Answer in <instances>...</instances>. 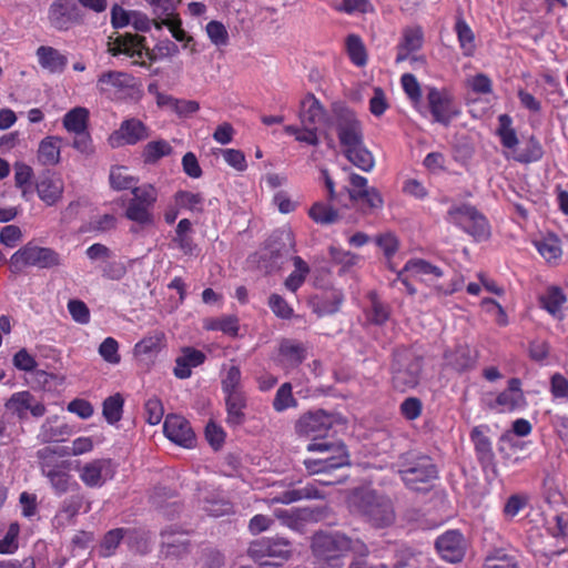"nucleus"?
<instances>
[{"mask_svg":"<svg viewBox=\"0 0 568 568\" xmlns=\"http://www.w3.org/2000/svg\"><path fill=\"white\" fill-rule=\"evenodd\" d=\"M307 449L323 454L332 453L329 456L304 460V465L310 474L322 476V478L317 479L320 484L327 486L343 481V477L334 474L335 470L349 464L348 455L343 444L328 442L312 443L307 446Z\"/></svg>","mask_w":568,"mask_h":568,"instance_id":"obj_1","label":"nucleus"},{"mask_svg":"<svg viewBox=\"0 0 568 568\" xmlns=\"http://www.w3.org/2000/svg\"><path fill=\"white\" fill-rule=\"evenodd\" d=\"M349 503L375 527H386L395 520V510L390 499L373 490H356Z\"/></svg>","mask_w":568,"mask_h":568,"instance_id":"obj_2","label":"nucleus"},{"mask_svg":"<svg viewBox=\"0 0 568 568\" xmlns=\"http://www.w3.org/2000/svg\"><path fill=\"white\" fill-rule=\"evenodd\" d=\"M423 371V357L408 348H399L394 353L392 364V383L394 388L406 392L419 384Z\"/></svg>","mask_w":568,"mask_h":568,"instance_id":"obj_3","label":"nucleus"},{"mask_svg":"<svg viewBox=\"0 0 568 568\" xmlns=\"http://www.w3.org/2000/svg\"><path fill=\"white\" fill-rule=\"evenodd\" d=\"M397 467L402 480L413 490H420V484H427L437 477L436 466L426 455L407 452L400 455Z\"/></svg>","mask_w":568,"mask_h":568,"instance_id":"obj_4","label":"nucleus"},{"mask_svg":"<svg viewBox=\"0 0 568 568\" xmlns=\"http://www.w3.org/2000/svg\"><path fill=\"white\" fill-rule=\"evenodd\" d=\"M334 124L341 146L344 149L351 145H358L364 140L363 126L355 112L341 103H334Z\"/></svg>","mask_w":568,"mask_h":568,"instance_id":"obj_5","label":"nucleus"},{"mask_svg":"<svg viewBox=\"0 0 568 568\" xmlns=\"http://www.w3.org/2000/svg\"><path fill=\"white\" fill-rule=\"evenodd\" d=\"M10 265L14 272L21 271L24 266L49 268L60 265V255L52 248L28 244L11 256Z\"/></svg>","mask_w":568,"mask_h":568,"instance_id":"obj_6","label":"nucleus"},{"mask_svg":"<svg viewBox=\"0 0 568 568\" xmlns=\"http://www.w3.org/2000/svg\"><path fill=\"white\" fill-rule=\"evenodd\" d=\"M248 556L261 565H281L288 559L292 549L285 539L263 538L252 542L248 547Z\"/></svg>","mask_w":568,"mask_h":568,"instance_id":"obj_7","label":"nucleus"},{"mask_svg":"<svg viewBox=\"0 0 568 568\" xmlns=\"http://www.w3.org/2000/svg\"><path fill=\"white\" fill-rule=\"evenodd\" d=\"M55 455L57 452L50 447H44L37 453L42 474L49 479L54 491L62 495L69 489L70 475L67 470V462H58Z\"/></svg>","mask_w":568,"mask_h":568,"instance_id":"obj_8","label":"nucleus"},{"mask_svg":"<svg viewBox=\"0 0 568 568\" xmlns=\"http://www.w3.org/2000/svg\"><path fill=\"white\" fill-rule=\"evenodd\" d=\"M448 216L450 222L459 225L478 240L486 239L489 235V226L485 216L473 206L460 205L450 207Z\"/></svg>","mask_w":568,"mask_h":568,"instance_id":"obj_9","label":"nucleus"},{"mask_svg":"<svg viewBox=\"0 0 568 568\" xmlns=\"http://www.w3.org/2000/svg\"><path fill=\"white\" fill-rule=\"evenodd\" d=\"M349 199L354 203H359L364 213H372L383 207L384 200L381 193L377 189L368 186L366 178L354 173L349 176Z\"/></svg>","mask_w":568,"mask_h":568,"instance_id":"obj_10","label":"nucleus"},{"mask_svg":"<svg viewBox=\"0 0 568 568\" xmlns=\"http://www.w3.org/2000/svg\"><path fill=\"white\" fill-rule=\"evenodd\" d=\"M333 416L324 410L308 412L297 419L295 430L301 436L313 439L323 438L333 426Z\"/></svg>","mask_w":568,"mask_h":568,"instance_id":"obj_11","label":"nucleus"},{"mask_svg":"<svg viewBox=\"0 0 568 568\" xmlns=\"http://www.w3.org/2000/svg\"><path fill=\"white\" fill-rule=\"evenodd\" d=\"M145 38L124 33L118 36L114 40L108 43V52L112 55L125 54L130 58L141 59L144 54L152 61L153 54L145 48Z\"/></svg>","mask_w":568,"mask_h":568,"instance_id":"obj_12","label":"nucleus"},{"mask_svg":"<svg viewBox=\"0 0 568 568\" xmlns=\"http://www.w3.org/2000/svg\"><path fill=\"white\" fill-rule=\"evenodd\" d=\"M466 540L458 530H448L436 540V549L448 562H459L466 551Z\"/></svg>","mask_w":568,"mask_h":568,"instance_id":"obj_13","label":"nucleus"},{"mask_svg":"<svg viewBox=\"0 0 568 568\" xmlns=\"http://www.w3.org/2000/svg\"><path fill=\"white\" fill-rule=\"evenodd\" d=\"M77 7L70 0H54L48 10V20L58 31H68L78 22Z\"/></svg>","mask_w":568,"mask_h":568,"instance_id":"obj_14","label":"nucleus"},{"mask_svg":"<svg viewBox=\"0 0 568 568\" xmlns=\"http://www.w3.org/2000/svg\"><path fill=\"white\" fill-rule=\"evenodd\" d=\"M113 474L112 463L106 458L91 460L80 469V478L89 487H101Z\"/></svg>","mask_w":568,"mask_h":568,"instance_id":"obj_15","label":"nucleus"},{"mask_svg":"<svg viewBox=\"0 0 568 568\" xmlns=\"http://www.w3.org/2000/svg\"><path fill=\"white\" fill-rule=\"evenodd\" d=\"M163 430L171 442L184 447H190L194 440V433L190 423L180 415H168L164 420Z\"/></svg>","mask_w":568,"mask_h":568,"instance_id":"obj_16","label":"nucleus"},{"mask_svg":"<svg viewBox=\"0 0 568 568\" xmlns=\"http://www.w3.org/2000/svg\"><path fill=\"white\" fill-rule=\"evenodd\" d=\"M149 136L148 128L138 119H129L121 123L111 136L110 141L113 146L123 144H135Z\"/></svg>","mask_w":568,"mask_h":568,"instance_id":"obj_17","label":"nucleus"},{"mask_svg":"<svg viewBox=\"0 0 568 568\" xmlns=\"http://www.w3.org/2000/svg\"><path fill=\"white\" fill-rule=\"evenodd\" d=\"M298 119L301 125H312L316 128L320 124L328 122V115L325 108L312 93L306 94L301 100Z\"/></svg>","mask_w":568,"mask_h":568,"instance_id":"obj_18","label":"nucleus"},{"mask_svg":"<svg viewBox=\"0 0 568 568\" xmlns=\"http://www.w3.org/2000/svg\"><path fill=\"white\" fill-rule=\"evenodd\" d=\"M427 100L432 115L436 122L447 125L457 114L448 94L435 88L429 89Z\"/></svg>","mask_w":568,"mask_h":568,"instance_id":"obj_19","label":"nucleus"},{"mask_svg":"<svg viewBox=\"0 0 568 568\" xmlns=\"http://www.w3.org/2000/svg\"><path fill=\"white\" fill-rule=\"evenodd\" d=\"M39 197L47 205H54L62 199L64 184L63 181L50 172L43 173L36 184Z\"/></svg>","mask_w":568,"mask_h":568,"instance_id":"obj_20","label":"nucleus"},{"mask_svg":"<svg viewBox=\"0 0 568 568\" xmlns=\"http://www.w3.org/2000/svg\"><path fill=\"white\" fill-rule=\"evenodd\" d=\"M325 508H296L290 510H277L275 515L284 525L298 529L301 521H318L325 518Z\"/></svg>","mask_w":568,"mask_h":568,"instance_id":"obj_21","label":"nucleus"},{"mask_svg":"<svg viewBox=\"0 0 568 568\" xmlns=\"http://www.w3.org/2000/svg\"><path fill=\"white\" fill-rule=\"evenodd\" d=\"M162 550L168 557L179 558L190 550V540L183 532L165 529L161 534Z\"/></svg>","mask_w":568,"mask_h":568,"instance_id":"obj_22","label":"nucleus"},{"mask_svg":"<svg viewBox=\"0 0 568 568\" xmlns=\"http://www.w3.org/2000/svg\"><path fill=\"white\" fill-rule=\"evenodd\" d=\"M206 356L193 347H184L182 354L175 359L174 375L184 379L191 376L192 368L202 365Z\"/></svg>","mask_w":568,"mask_h":568,"instance_id":"obj_23","label":"nucleus"},{"mask_svg":"<svg viewBox=\"0 0 568 568\" xmlns=\"http://www.w3.org/2000/svg\"><path fill=\"white\" fill-rule=\"evenodd\" d=\"M132 85V77L120 71H108L102 73L97 82L98 89L105 94H116Z\"/></svg>","mask_w":568,"mask_h":568,"instance_id":"obj_24","label":"nucleus"},{"mask_svg":"<svg viewBox=\"0 0 568 568\" xmlns=\"http://www.w3.org/2000/svg\"><path fill=\"white\" fill-rule=\"evenodd\" d=\"M423 31L419 27H407L403 30V37L397 45L396 62L400 63L409 58L412 52L422 48Z\"/></svg>","mask_w":568,"mask_h":568,"instance_id":"obj_25","label":"nucleus"},{"mask_svg":"<svg viewBox=\"0 0 568 568\" xmlns=\"http://www.w3.org/2000/svg\"><path fill=\"white\" fill-rule=\"evenodd\" d=\"M39 64L51 73H61L64 71L68 59L59 50L48 45H41L37 49Z\"/></svg>","mask_w":568,"mask_h":568,"instance_id":"obj_26","label":"nucleus"},{"mask_svg":"<svg viewBox=\"0 0 568 568\" xmlns=\"http://www.w3.org/2000/svg\"><path fill=\"white\" fill-rule=\"evenodd\" d=\"M281 237L284 241V248L283 252L280 250H271V258L274 260V263H277L278 258H288L291 257L293 260V264L295 266V271L297 273L308 274L310 267L300 257V256H293L292 254L295 252V243L293 233L291 231H283L281 233Z\"/></svg>","mask_w":568,"mask_h":568,"instance_id":"obj_27","label":"nucleus"},{"mask_svg":"<svg viewBox=\"0 0 568 568\" xmlns=\"http://www.w3.org/2000/svg\"><path fill=\"white\" fill-rule=\"evenodd\" d=\"M225 395L226 423L233 427L242 425L245 420L244 409L246 407L244 393H231Z\"/></svg>","mask_w":568,"mask_h":568,"instance_id":"obj_28","label":"nucleus"},{"mask_svg":"<svg viewBox=\"0 0 568 568\" xmlns=\"http://www.w3.org/2000/svg\"><path fill=\"white\" fill-rule=\"evenodd\" d=\"M540 306L555 318H561L562 305L567 297L562 290L558 286H549L544 294L538 297Z\"/></svg>","mask_w":568,"mask_h":568,"instance_id":"obj_29","label":"nucleus"},{"mask_svg":"<svg viewBox=\"0 0 568 568\" xmlns=\"http://www.w3.org/2000/svg\"><path fill=\"white\" fill-rule=\"evenodd\" d=\"M445 359L448 366L458 372H463L474 366L476 356L475 352L469 346L459 345L454 351L447 352Z\"/></svg>","mask_w":568,"mask_h":568,"instance_id":"obj_30","label":"nucleus"},{"mask_svg":"<svg viewBox=\"0 0 568 568\" xmlns=\"http://www.w3.org/2000/svg\"><path fill=\"white\" fill-rule=\"evenodd\" d=\"M346 159L358 169L369 172L375 164L373 154L364 145V140L358 145H351L343 150Z\"/></svg>","mask_w":568,"mask_h":568,"instance_id":"obj_31","label":"nucleus"},{"mask_svg":"<svg viewBox=\"0 0 568 568\" xmlns=\"http://www.w3.org/2000/svg\"><path fill=\"white\" fill-rule=\"evenodd\" d=\"M325 495L314 484H307L297 489L283 491L280 496L275 497L273 501L291 504L302 499H323Z\"/></svg>","mask_w":568,"mask_h":568,"instance_id":"obj_32","label":"nucleus"},{"mask_svg":"<svg viewBox=\"0 0 568 568\" xmlns=\"http://www.w3.org/2000/svg\"><path fill=\"white\" fill-rule=\"evenodd\" d=\"M405 273H409V275L414 278L419 280H429L438 278L443 275V272L439 267L432 265L425 260H412L406 263L404 267Z\"/></svg>","mask_w":568,"mask_h":568,"instance_id":"obj_33","label":"nucleus"},{"mask_svg":"<svg viewBox=\"0 0 568 568\" xmlns=\"http://www.w3.org/2000/svg\"><path fill=\"white\" fill-rule=\"evenodd\" d=\"M60 142L57 136H48L40 142L38 159L43 165H54L60 161Z\"/></svg>","mask_w":568,"mask_h":568,"instance_id":"obj_34","label":"nucleus"},{"mask_svg":"<svg viewBox=\"0 0 568 568\" xmlns=\"http://www.w3.org/2000/svg\"><path fill=\"white\" fill-rule=\"evenodd\" d=\"M280 355L290 366L294 367L305 359L306 352L302 343L284 339L280 344Z\"/></svg>","mask_w":568,"mask_h":568,"instance_id":"obj_35","label":"nucleus"},{"mask_svg":"<svg viewBox=\"0 0 568 568\" xmlns=\"http://www.w3.org/2000/svg\"><path fill=\"white\" fill-rule=\"evenodd\" d=\"M470 438L475 445V449L478 455V460L481 464L490 463L494 457V453L491 449V443L489 438L485 435L484 427H475L471 430Z\"/></svg>","mask_w":568,"mask_h":568,"instance_id":"obj_36","label":"nucleus"},{"mask_svg":"<svg viewBox=\"0 0 568 568\" xmlns=\"http://www.w3.org/2000/svg\"><path fill=\"white\" fill-rule=\"evenodd\" d=\"M89 111L85 108L78 106L70 110L63 118V126L74 134L87 131Z\"/></svg>","mask_w":568,"mask_h":568,"instance_id":"obj_37","label":"nucleus"},{"mask_svg":"<svg viewBox=\"0 0 568 568\" xmlns=\"http://www.w3.org/2000/svg\"><path fill=\"white\" fill-rule=\"evenodd\" d=\"M70 434V429L65 424H58V418H47L42 424L39 437L42 442H59L62 440L64 436Z\"/></svg>","mask_w":568,"mask_h":568,"instance_id":"obj_38","label":"nucleus"},{"mask_svg":"<svg viewBox=\"0 0 568 568\" xmlns=\"http://www.w3.org/2000/svg\"><path fill=\"white\" fill-rule=\"evenodd\" d=\"M311 219L322 225H329L339 220L338 212L328 203L316 202L308 212Z\"/></svg>","mask_w":568,"mask_h":568,"instance_id":"obj_39","label":"nucleus"},{"mask_svg":"<svg viewBox=\"0 0 568 568\" xmlns=\"http://www.w3.org/2000/svg\"><path fill=\"white\" fill-rule=\"evenodd\" d=\"M165 335L163 332H154L152 335L144 337L134 346V354L153 355L161 351L163 347Z\"/></svg>","mask_w":568,"mask_h":568,"instance_id":"obj_40","label":"nucleus"},{"mask_svg":"<svg viewBox=\"0 0 568 568\" xmlns=\"http://www.w3.org/2000/svg\"><path fill=\"white\" fill-rule=\"evenodd\" d=\"M31 402H33V395L29 392L16 393L6 403V408L22 419L27 417Z\"/></svg>","mask_w":568,"mask_h":568,"instance_id":"obj_41","label":"nucleus"},{"mask_svg":"<svg viewBox=\"0 0 568 568\" xmlns=\"http://www.w3.org/2000/svg\"><path fill=\"white\" fill-rule=\"evenodd\" d=\"M125 216L141 226H149L154 222L150 207L133 202H129Z\"/></svg>","mask_w":568,"mask_h":568,"instance_id":"obj_42","label":"nucleus"},{"mask_svg":"<svg viewBox=\"0 0 568 568\" xmlns=\"http://www.w3.org/2000/svg\"><path fill=\"white\" fill-rule=\"evenodd\" d=\"M132 194L133 197L130 202L136 203L139 205H144L150 209H152L158 199V190L152 184L133 186Z\"/></svg>","mask_w":568,"mask_h":568,"instance_id":"obj_43","label":"nucleus"},{"mask_svg":"<svg viewBox=\"0 0 568 568\" xmlns=\"http://www.w3.org/2000/svg\"><path fill=\"white\" fill-rule=\"evenodd\" d=\"M171 152V145L164 140L149 142L143 150L144 162L155 163L159 159L169 155Z\"/></svg>","mask_w":568,"mask_h":568,"instance_id":"obj_44","label":"nucleus"},{"mask_svg":"<svg viewBox=\"0 0 568 568\" xmlns=\"http://www.w3.org/2000/svg\"><path fill=\"white\" fill-rule=\"evenodd\" d=\"M123 403L120 394L110 396L103 402V416L109 424H115L121 419Z\"/></svg>","mask_w":568,"mask_h":568,"instance_id":"obj_45","label":"nucleus"},{"mask_svg":"<svg viewBox=\"0 0 568 568\" xmlns=\"http://www.w3.org/2000/svg\"><path fill=\"white\" fill-rule=\"evenodd\" d=\"M456 32L460 43V48L465 55H471L475 51V37L469 26L462 19L456 22Z\"/></svg>","mask_w":568,"mask_h":568,"instance_id":"obj_46","label":"nucleus"},{"mask_svg":"<svg viewBox=\"0 0 568 568\" xmlns=\"http://www.w3.org/2000/svg\"><path fill=\"white\" fill-rule=\"evenodd\" d=\"M203 201V196L200 193L189 191H179L174 195L175 205L190 211H202Z\"/></svg>","mask_w":568,"mask_h":568,"instance_id":"obj_47","label":"nucleus"},{"mask_svg":"<svg viewBox=\"0 0 568 568\" xmlns=\"http://www.w3.org/2000/svg\"><path fill=\"white\" fill-rule=\"evenodd\" d=\"M542 154L544 151L539 141L535 136H530L526 148L515 155L514 159L520 163H530L540 160Z\"/></svg>","mask_w":568,"mask_h":568,"instance_id":"obj_48","label":"nucleus"},{"mask_svg":"<svg viewBox=\"0 0 568 568\" xmlns=\"http://www.w3.org/2000/svg\"><path fill=\"white\" fill-rule=\"evenodd\" d=\"M346 48L351 60L356 65H364L366 63V51L358 36L349 34L346 39Z\"/></svg>","mask_w":568,"mask_h":568,"instance_id":"obj_49","label":"nucleus"},{"mask_svg":"<svg viewBox=\"0 0 568 568\" xmlns=\"http://www.w3.org/2000/svg\"><path fill=\"white\" fill-rule=\"evenodd\" d=\"M499 123L498 135L500 136L501 144L507 149H514L518 144V139L515 130L510 126V116L501 114L499 116Z\"/></svg>","mask_w":568,"mask_h":568,"instance_id":"obj_50","label":"nucleus"},{"mask_svg":"<svg viewBox=\"0 0 568 568\" xmlns=\"http://www.w3.org/2000/svg\"><path fill=\"white\" fill-rule=\"evenodd\" d=\"M110 183L115 190H128L136 183L135 179L129 174L124 166L113 168L110 173Z\"/></svg>","mask_w":568,"mask_h":568,"instance_id":"obj_51","label":"nucleus"},{"mask_svg":"<svg viewBox=\"0 0 568 568\" xmlns=\"http://www.w3.org/2000/svg\"><path fill=\"white\" fill-rule=\"evenodd\" d=\"M296 399L292 394V386L290 383H284L276 392L273 400V407L276 412H283L288 407L296 406Z\"/></svg>","mask_w":568,"mask_h":568,"instance_id":"obj_52","label":"nucleus"},{"mask_svg":"<svg viewBox=\"0 0 568 568\" xmlns=\"http://www.w3.org/2000/svg\"><path fill=\"white\" fill-rule=\"evenodd\" d=\"M538 252L547 260H557L561 255V247L558 239L546 237L536 243Z\"/></svg>","mask_w":568,"mask_h":568,"instance_id":"obj_53","label":"nucleus"},{"mask_svg":"<svg viewBox=\"0 0 568 568\" xmlns=\"http://www.w3.org/2000/svg\"><path fill=\"white\" fill-rule=\"evenodd\" d=\"M125 530L123 528H116L110 530L103 538L101 544V554L104 557L111 556L120 545L124 537Z\"/></svg>","mask_w":568,"mask_h":568,"instance_id":"obj_54","label":"nucleus"},{"mask_svg":"<svg viewBox=\"0 0 568 568\" xmlns=\"http://www.w3.org/2000/svg\"><path fill=\"white\" fill-rule=\"evenodd\" d=\"M240 384H241V371H240L239 366L232 365L226 371V374L222 379V389L225 394L243 393L240 389Z\"/></svg>","mask_w":568,"mask_h":568,"instance_id":"obj_55","label":"nucleus"},{"mask_svg":"<svg viewBox=\"0 0 568 568\" xmlns=\"http://www.w3.org/2000/svg\"><path fill=\"white\" fill-rule=\"evenodd\" d=\"M99 354L101 357L110 363V364H118L120 363V355H119V344L113 337H106L99 347Z\"/></svg>","mask_w":568,"mask_h":568,"instance_id":"obj_56","label":"nucleus"},{"mask_svg":"<svg viewBox=\"0 0 568 568\" xmlns=\"http://www.w3.org/2000/svg\"><path fill=\"white\" fill-rule=\"evenodd\" d=\"M19 531L17 523L10 524L6 535L0 539V554H12L18 548Z\"/></svg>","mask_w":568,"mask_h":568,"instance_id":"obj_57","label":"nucleus"},{"mask_svg":"<svg viewBox=\"0 0 568 568\" xmlns=\"http://www.w3.org/2000/svg\"><path fill=\"white\" fill-rule=\"evenodd\" d=\"M206 33L215 45H226L229 33L224 24L220 21H211L206 24Z\"/></svg>","mask_w":568,"mask_h":568,"instance_id":"obj_58","label":"nucleus"},{"mask_svg":"<svg viewBox=\"0 0 568 568\" xmlns=\"http://www.w3.org/2000/svg\"><path fill=\"white\" fill-rule=\"evenodd\" d=\"M483 568H518L516 562L501 550L486 557Z\"/></svg>","mask_w":568,"mask_h":568,"instance_id":"obj_59","label":"nucleus"},{"mask_svg":"<svg viewBox=\"0 0 568 568\" xmlns=\"http://www.w3.org/2000/svg\"><path fill=\"white\" fill-rule=\"evenodd\" d=\"M524 403L523 393H511L504 390L496 398V405L501 407V410H514Z\"/></svg>","mask_w":568,"mask_h":568,"instance_id":"obj_60","label":"nucleus"},{"mask_svg":"<svg viewBox=\"0 0 568 568\" xmlns=\"http://www.w3.org/2000/svg\"><path fill=\"white\" fill-rule=\"evenodd\" d=\"M83 500L84 498L81 495H73L63 500L60 508V517L65 518L67 520L74 518L81 509Z\"/></svg>","mask_w":568,"mask_h":568,"instance_id":"obj_61","label":"nucleus"},{"mask_svg":"<svg viewBox=\"0 0 568 568\" xmlns=\"http://www.w3.org/2000/svg\"><path fill=\"white\" fill-rule=\"evenodd\" d=\"M389 317V311L375 295L371 297L369 320L377 325L384 324Z\"/></svg>","mask_w":568,"mask_h":568,"instance_id":"obj_62","label":"nucleus"},{"mask_svg":"<svg viewBox=\"0 0 568 568\" xmlns=\"http://www.w3.org/2000/svg\"><path fill=\"white\" fill-rule=\"evenodd\" d=\"M225 162L237 171H244L246 169L245 155L241 150L236 149H220L219 150Z\"/></svg>","mask_w":568,"mask_h":568,"instance_id":"obj_63","label":"nucleus"},{"mask_svg":"<svg viewBox=\"0 0 568 568\" xmlns=\"http://www.w3.org/2000/svg\"><path fill=\"white\" fill-rule=\"evenodd\" d=\"M550 392L555 398L568 399V379L556 373L550 379Z\"/></svg>","mask_w":568,"mask_h":568,"instance_id":"obj_64","label":"nucleus"}]
</instances>
